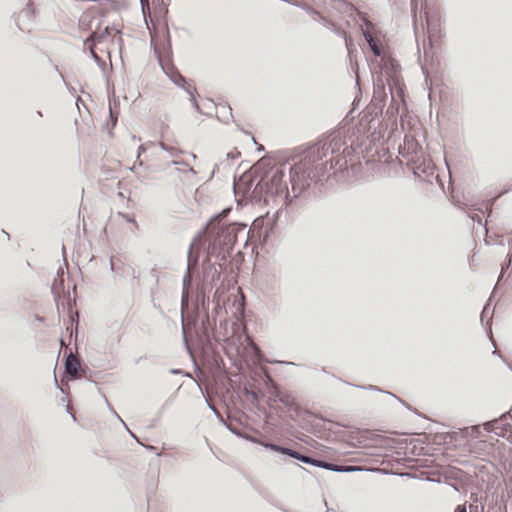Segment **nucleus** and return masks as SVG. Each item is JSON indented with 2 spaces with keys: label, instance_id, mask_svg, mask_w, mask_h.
Listing matches in <instances>:
<instances>
[{
  "label": "nucleus",
  "instance_id": "nucleus-1",
  "mask_svg": "<svg viewBox=\"0 0 512 512\" xmlns=\"http://www.w3.org/2000/svg\"><path fill=\"white\" fill-rule=\"evenodd\" d=\"M232 211L224 208L215 214L193 238L187 251V269L183 276L182 303L191 298L194 312L199 321L197 333L200 340L210 344L216 329V317L227 314L224 280L221 273L231 264V252L239 233L247 225L240 222H227ZM222 322V319H219Z\"/></svg>",
  "mask_w": 512,
  "mask_h": 512
},
{
  "label": "nucleus",
  "instance_id": "nucleus-2",
  "mask_svg": "<svg viewBox=\"0 0 512 512\" xmlns=\"http://www.w3.org/2000/svg\"><path fill=\"white\" fill-rule=\"evenodd\" d=\"M345 145L346 141L340 134H334L326 141L325 138L320 139L308 147L295 163L275 166L262 175L253 188L251 184L248 187L251 201L265 205L270 200L289 204L313 183L320 181V177L328 170L346 164L340 154L341 147Z\"/></svg>",
  "mask_w": 512,
  "mask_h": 512
},
{
  "label": "nucleus",
  "instance_id": "nucleus-3",
  "mask_svg": "<svg viewBox=\"0 0 512 512\" xmlns=\"http://www.w3.org/2000/svg\"><path fill=\"white\" fill-rule=\"evenodd\" d=\"M362 35L373 52L375 58L372 70L378 73L376 85L381 88L384 86V78L391 93V102L386 110V117L389 121L396 123L397 115L400 113V101L404 100V83L402 81L399 63L389 54L382 52L381 48L368 30H362Z\"/></svg>",
  "mask_w": 512,
  "mask_h": 512
},
{
  "label": "nucleus",
  "instance_id": "nucleus-4",
  "mask_svg": "<svg viewBox=\"0 0 512 512\" xmlns=\"http://www.w3.org/2000/svg\"><path fill=\"white\" fill-rule=\"evenodd\" d=\"M154 54L165 75L178 87L185 88L188 85V79L184 77L172 62V47L170 34L167 31L165 53L161 54L157 47H154Z\"/></svg>",
  "mask_w": 512,
  "mask_h": 512
},
{
  "label": "nucleus",
  "instance_id": "nucleus-5",
  "mask_svg": "<svg viewBox=\"0 0 512 512\" xmlns=\"http://www.w3.org/2000/svg\"><path fill=\"white\" fill-rule=\"evenodd\" d=\"M421 154V145L415 138L406 135L404 138V144L399 146V155L407 159V165L413 171L415 176H419L420 173H426V168L417 164Z\"/></svg>",
  "mask_w": 512,
  "mask_h": 512
},
{
  "label": "nucleus",
  "instance_id": "nucleus-6",
  "mask_svg": "<svg viewBox=\"0 0 512 512\" xmlns=\"http://www.w3.org/2000/svg\"><path fill=\"white\" fill-rule=\"evenodd\" d=\"M467 473L457 467H448L439 474L438 479L433 480L436 483H444L456 492L460 493L466 484Z\"/></svg>",
  "mask_w": 512,
  "mask_h": 512
},
{
  "label": "nucleus",
  "instance_id": "nucleus-7",
  "mask_svg": "<svg viewBox=\"0 0 512 512\" xmlns=\"http://www.w3.org/2000/svg\"><path fill=\"white\" fill-rule=\"evenodd\" d=\"M359 125L363 132L369 134L373 140L381 138L383 130L387 129V124H384L379 117L372 116L366 110L361 114Z\"/></svg>",
  "mask_w": 512,
  "mask_h": 512
},
{
  "label": "nucleus",
  "instance_id": "nucleus-8",
  "mask_svg": "<svg viewBox=\"0 0 512 512\" xmlns=\"http://www.w3.org/2000/svg\"><path fill=\"white\" fill-rule=\"evenodd\" d=\"M267 389L269 393H272L274 397L277 398L279 403L283 404L288 409L295 411L297 414L300 413V407L297 405L291 393L283 391L271 378H268Z\"/></svg>",
  "mask_w": 512,
  "mask_h": 512
},
{
  "label": "nucleus",
  "instance_id": "nucleus-9",
  "mask_svg": "<svg viewBox=\"0 0 512 512\" xmlns=\"http://www.w3.org/2000/svg\"><path fill=\"white\" fill-rule=\"evenodd\" d=\"M314 466L328 470V471L340 472V473L354 472V471L362 470L360 467H357V466L340 465V464L328 462V461L321 460V459H316Z\"/></svg>",
  "mask_w": 512,
  "mask_h": 512
},
{
  "label": "nucleus",
  "instance_id": "nucleus-10",
  "mask_svg": "<svg viewBox=\"0 0 512 512\" xmlns=\"http://www.w3.org/2000/svg\"><path fill=\"white\" fill-rule=\"evenodd\" d=\"M509 413H504L500 419H495V420H492V421H487L483 424L484 426V429L488 432H494L496 435L500 436V437H504V432L506 431V427L508 428H511V425L510 424H503L502 421L503 419L506 418V416L508 415Z\"/></svg>",
  "mask_w": 512,
  "mask_h": 512
},
{
  "label": "nucleus",
  "instance_id": "nucleus-11",
  "mask_svg": "<svg viewBox=\"0 0 512 512\" xmlns=\"http://www.w3.org/2000/svg\"><path fill=\"white\" fill-rule=\"evenodd\" d=\"M425 22L428 33L435 36L440 32V15L436 11H425Z\"/></svg>",
  "mask_w": 512,
  "mask_h": 512
},
{
  "label": "nucleus",
  "instance_id": "nucleus-12",
  "mask_svg": "<svg viewBox=\"0 0 512 512\" xmlns=\"http://www.w3.org/2000/svg\"><path fill=\"white\" fill-rule=\"evenodd\" d=\"M254 433L256 434V436L258 438V441L255 442L256 444H259V445L263 446L264 448L270 449L274 452H278L282 455L289 456L292 448L266 441L261 433H259L257 431H254Z\"/></svg>",
  "mask_w": 512,
  "mask_h": 512
},
{
  "label": "nucleus",
  "instance_id": "nucleus-13",
  "mask_svg": "<svg viewBox=\"0 0 512 512\" xmlns=\"http://www.w3.org/2000/svg\"><path fill=\"white\" fill-rule=\"evenodd\" d=\"M64 270L60 267L57 270V276L54 279L51 287V292L55 298L57 309L59 310V299L62 292H64Z\"/></svg>",
  "mask_w": 512,
  "mask_h": 512
},
{
  "label": "nucleus",
  "instance_id": "nucleus-14",
  "mask_svg": "<svg viewBox=\"0 0 512 512\" xmlns=\"http://www.w3.org/2000/svg\"><path fill=\"white\" fill-rule=\"evenodd\" d=\"M386 95L383 97H377L375 94L373 96L370 104L365 108L366 111L370 112L372 116L379 117L383 121V109L385 106Z\"/></svg>",
  "mask_w": 512,
  "mask_h": 512
},
{
  "label": "nucleus",
  "instance_id": "nucleus-15",
  "mask_svg": "<svg viewBox=\"0 0 512 512\" xmlns=\"http://www.w3.org/2000/svg\"><path fill=\"white\" fill-rule=\"evenodd\" d=\"M80 369V365L75 358V356L70 352L68 355L64 358V371L66 373V376L68 379H73L78 370Z\"/></svg>",
  "mask_w": 512,
  "mask_h": 512
},
{
  "label": "nucleus",
  "instance_id": "nucleus-16",
  "mask_svg": "<svg viewBox=\"0 0 512 512\" xmlns=\"http://www.w3.org/2000/svg\"><path fill=\"white\" fill-rule=\"evenodd\" d=\"M237 397H238L240 403L244 407H245V403L249 402L252 405H254L255 408L259 409L260 396L258 395V393L254 392L252 389L245 386L243 389V394L237 395Z\"/></svg>",
  "mask_w": 512,
  "mask_h": 512
},
{
  "label": "nucleus",
  "instance_id": "nucleus-17",
  "mask_svg": "<svg viewBox=\"0 0 512 512\" xmlns=\"http://www.w3.org/2000/svg\"><path fill=\"white\" fill-rule=\"evenodd\" d=\"M224 426L229 430L232 434L236 435L239 438L245 439L249 442H257L258 438L254 431L246 432L242 428L232 425L231 423H224Z\"/></svg>",
  "mask_w": 512,
  "mask_h": 512
},
{
  "label": "nucleus",
  "instance_id": "nucleus-18",
  "mask_svg": "<svg viewBox=\"0 0 512 512\" xmlns=\"http://www.w3.org/2000/svg\"><path fill=\"white\" fill-rule=\"evenodd\" d=\"M216 117L223 123H229L233 119L232 109L228 103L215 104Z\"/></svg>",
  "mask_w": 512,
  "mask_h": 512
},
{
  "label": "nucleus",
  "instance_id": "nucleus-19",
  "mask_svg": "<svg viewBox=\"0 0 512 512\" xmlns=\"http://www.w3.org/2000/svg\"><path fill=\"white\" fill-rule=\"evenodd\" d=\"M61 305H62L64 310L65 309L67 310L69 322L71 323V325L73 323H75L76 324V328H77L78 325H79V315H78V313H74L73 312V309L76 306V301H75V299H71L69 292L67 293L66 302L65 303L62 302Z\"/></svg>",
  "mask_w": 512,
  "mask_h": 512
},
{
  "label": "nucleus",
  "instance_id": "nucleus-20",
  "mask_svg": "<svg viewBox=\"0 0 512 512\" xmlns=\"http://www.w3.org/2000/svg\"><path fill=\"white\" fill-rule=\"evenodd\" d=\"M512 190V184L507 188L505 189L504 191H502L501 193L497 194L496 196L490 198V199H487L483 202V205H484V208H485V212L487 213V218H489L491 215H492V211H493V206L495 205L496 201L504 194L508 193L509 191Z\"/></svg>",
  "mask_w": 512,
  "mask_h": 512
},
{
  "label": "nucleus",
  "instance_id": "nucleus-21",
  "mask_svg": "<svg viewBox=\"0 0 512 512\" xmlns=\"http://www.w3.org/2000/svg\"><path fill=\"white\" fill-rule=\"evenodd\" d=\"M289 457L296 459L304 464H308V465H312V466H314L315 462H316V458H314L310 455H307V454H303L300 451L295 450V449H291Z\"/></svg>",
  "mask_w": 512,
  "mask_h": 512
},
{
  "label": "nucleus",
  "instance_id": "nucleus-22",
  "mask_svg": "<svg viewBox=\"0 0 512 512\" xmlns=\"http://www.w3.org/2000/svg\"><path fill=\"white\" fill-rule=\"evenodd\" d=\"M110 31H111V27L110 26H106L102 31L100 32H92L86 42L90 41L94 44L96 43H101L104 41V39L110 35Z\"/></svg>",
  "mask_w": 512,
  "mask_h": 512
},
{
  "label": "nucleus",
  "instance_id": "nucleus-23",
  "mask_svg": "<svg viewBox=\"0 0 512 512\" xmlns=\"http://www.w3.org/2000/svg\"><path fill=\"white\" fill-rule=\"evenodd\" d=\"M320 18L323 21V25L328 30L332 31L333 33H335L336 35H338L340 37L345 35L346 32L342 28L338 27L333 21L326 19L322 15L320 16Z\"/></svg>",
  "mask_w": 512,
  "mask_h": 512
},
{
  "label": "nucleus",
  "instance_id": "nucleus-24",
  "mask_svg": "<svg viewBox=\"0 0 512 512\" xmlns=\"http://www.w3.org/2000/svg\"><path fill=\"white\" fill-rule=\"evenodd\" d=\"M334 134H340V136H341L342 138H344V137L342 136V134H341V132H340V131H333V132H331V133H330V134H328V135H323V136H321L320 138H318L315 142L308 144L305 148L300 147V150H302V151H301L300 153H298V154L294 155V156H293V158H292V160L294 161V163H295L296 161H298L299 157L303 154V152H304L308 147H310L311 145L316 144V142H318L320 139H324V138H325V141H326V140L330 139V137H331L332 135H334ZM343 140L345 141V139H343Z\"/></svg>",
  "mask_w": 512,
  "mask_h": 512
},
{
  "label": "nucleus",
  "instance_id": "nucleus-25",
  "mask_svg": "<svg viewBox=\"0 0 512 512\" xmlns=\"http://www.w3.org/2000/svg\"><path fill=\"white\" fill-rule=\"evenodd\" d=\"M342 38L345 41L348 57L350 58V60H352L353 52L356 51L354 40L352 36L347 33H345V35H343Z\"/></svg>",
  "mask_w": 512,
  "mask_h": 512
},
{
  "label": "nucleus",
  "instance_id": "nucleus-26",
  "mask_svg": "<svg viewBox=\"0 0 512 512\" xmlns=\"http://www.w3.org/2000/svg\"><path fill=\"white\" fill-rule=\"evenodd\" d=\"M361 388L363 389H368V390H373V391H378V392H382V393H385V394H388L392 397H394L395 399H397L399 402H401L403 405H406L404 401H402L399 397H397L395 394L389 392V391H385V390H382L381 388L377 387V386H374V385H369V386H360Z\"/></svg>",
  "mask_w": 512,
  "mask_h": 512
},
{
  "label": "nucleus",
  "instance_id": "nucleus-27",
  "mask_svg": "<svg viewBox=\"0 0 512 512\" xmlns=\"http://www.w3.org/2000/svg\"><path fill=\"white\" fill-rule=\"evenodd\" d=\"M90 54H91V57L94 59V61L96 62V64L100 67V68H104L106 66V63L105 61L95 52L94 48L90 47Z\"/></svg>",
  "mask_w": 512,
  "mask_h": 512
},
{
  "label": "nucleus",
  "instance_id": "nucleus-28",
  "mask_svg": "<svg viewBox=\"0 0 512 512\" xmlns=\"http://www.w3.org/2000/svg\"><path fill=\"white\" fill-rule=\"evenodd\" d=\"M187 94L191 95H198L196 87L191 83V81L188 79V85L185 86V88H182Z\"/></svg>",
  "mask_w": 512,
  "mask_h": 512
},
{
  "label": "nucleus",
  "instance_id": "nucleus-29",
  "mask_svg": "<svg viewBox=\"0 0 512 512\" xmlns=\"http://www.w3.org/2000/svg\"><path fill=\"white\" fill-rule=\"evenodd\" d=\"M160 147H161L162 150L166 151L167 153H169L172 156H176L177 153H178V150L176 148L167 146L163 142H160Z\"/></svg>",
  "mask_w": 512,
  "mask_h": 512
},
{
  "label": "nucleus",
  "instance_id": "nucleus-30",
  "mask_svg": "<svg viewBox=\"0 0 512 512\" xmlns=\"http://www.w3.org/2000/svg\"><path fill=\"white\" fill-rule=\"evenodd\" d=\"M512 264V258H511V255L510 253H508L507 255V259L505 260V262L502 264V271H501V274H500V277L503 276L504 272L509 269V267L511 266Z\"/></svg>",
  "mask_w": 512,
  "mask_h": 512
},
{
  "label": "nucleus",
  "instance_id": "nucleus-31",
  "mask_svg": "<svg viewBox=\"0 0 512 512\" xmlns=\"http://www.w3.org/2000/svg\"><path fill=\"white\" fill-rule=\"evenodd\" d=\"M109 119L111 122V128H115L117 124V114L112 111L111 106L109 107Z\"/></svg>",
  "mask_w": 512,
  "mask_h": 512
},
{
  "label": "nucleus",
  "instance_id": "nucleus-32",
  "mask_svg": "<svg viewBox=\"0 0 512 512\" xmlns=\"http://www.w3.org/2000/svg\"><path fill=\"white\" fill-rule=\"evenodd\" d=\"M139 2L143 15L145 16L146 12H149V0H139Z\"/></svg>",
  "mask_w": 512,
  "mask_h": 512
},
{
  "label": "nucleus",
  "instance_id": "nucleus-33",
  "mask_svg": "<svg viewBox=\"0 0 512 512\" xmlns=\"http://www.w3.org/2000/svg\"><path fill=\"white\" fill-rule=\"evenodd\" d=\"M324 3H325V4H329V5H331V6H332V7H334V8H339V6H338V5H336V4H339V5H347V3H346L345 1H343V0H329V2H326V1H325Z\"/></svg>",
  "mask_w": 512,
  "mask_h": 512
},
{
  "label": "nucleus",
  "instance_id": "nucleus-34",
  "mask_svg": "<svg viewBox=\"0 0 512 512\" xmlns=\"http://www.w3.org/2000/svg\"><path fill=\"white\" fill-rule=\"evenodd\" d=\"M267 403L270 407H274L275 404L279 403L277 398L272 393H269Z\"/></svg>",
  "mask_w": 512,
  "mask_h": 512
},
{
  "label": "nucleus",
  "instance_id": "nucleus-35",
  "mask_svg": "<svg viewBox=\"0 0 512 512\" xmlns=\"http://www.w3.org/2000/svg\"><path fill=\"white\" fill-rule=\"evenodd\" d=\"M470 512H484V506L483 505H469Z\"/></svg>",
  "mask_w": 512,
  "mask_h": 512
},
{
  "label": "nucleus",
  "instance_id": "nucleus-36",
  "mask_svg": "<svg viewBox=\"0 0 512 512\" xmlns=\"http://www.w3.org/2000/svg\"><path fill=\"white\" fill-rule=\"evenodd\" d=\"M213 413H214L215 417L218 419V421H219L220 423H222L223 425H224V423H227V422L224 420V418H223V416L221 415V413H220L217 409H213Z\"/></svg>",
  "mask_w": 512,
  "mask_h": 512
},
{
  "label": "nucleus",
  "instance_id": "nucleus-37",
  "mask_svg": "<svg viewBox=\"0 0 512 512\" xmlns=\"http://www.w3.org/2000/svg\"><path fill=\"white\" fill-rule=\"evenodd\" d=\"M127 222H131V223H135L136 224V221L134 219V216L133 215H130V214H126V213H121L120 214Z\"/></svg>",
  "mask_w": 512,
  "mask_h": 512
},
{
  "label": "nucleus",
  "instance_id": "nucleus-38",
  "mask_svg": "<svg viewBox=\"0 0 512 512\" xmlns=\"http://www.w3.org/2000/svg\"><path fill=\"white\" fill-rule=\"evenodd\" d=\"M239 156H240V153H239V152H237V151H235V152H234V151H232V152H229V153H227V154H226V159H227V160H228V159H235V158H237V157H239Z\"/></svg>",
  "mask_w": 512,
  "mask_h": 512
},
{
  "label": "nucleus",
  "instance_id": "nucleus-39",
  "mask_svg": "<svg viewBox=\"0 0 512 512\" xmlns=\"http://www.w3.org/2000/svg\"><path fill=\"white\" fill-rule=\"evenodd\" d=\"M454 512H467L465 504H459L455 507Z\"/></svg>",
  "mask_w": 512,
  "mask_h": 512
},
{
  "label": "nucleus",
  "instance_id": "nucleus-40",
  "mask_svg": "<svg viewBox=\"0 0 512 512\" xmlns=\"http://www.w3.org/2000/svg\"><path fill=\"white\" fill-rule=\"evenodd\" d=\"M183 341H184V343H185V346H186V348H187V350H188L189 354H190V355H192V354H191V350H190L189 345H188V342H187V337H186V333H185V330H184V329H183Z\"/></svg>",
  "mask_w": 512,
  "mask_h": 512
},
{
  "label": "nucleus",
  "instance_id": "nucleus-41",
  "mask_svg": "<svg viewBox=\"0 0 512 512\" xmlns=\"http://www.w3.org/2000/svg\"><path fill=\"white\" fill-rule=\"evenodd\" d=\"M197 96H198V95H191V96H190V101H191V104H192L193 106H197V105L199 104V103H198V101H197V98H196Z\"/></svg>",
  "mask_w": 512,
  "mask_h": 512
},
{
  "label": "nucleus",
  "instance_id": "nucleus-42",
  "mask_svg": "<svg viewBox=\"0 0 512 512\" xmlns=\"http://www.w3.org/2000/svg\"><path fill=\"white\" fill-rule=\"evenodd\" d=\"M103 398L109 408V410L114 414V415H117L116 411L110 406L109 402H108V399L106 398V396L103 394Z\"/></svg>",
  "mask_w": 512,
  "mask_h": 512
},
{
  "label": "nucleus",
  "instance_id": "nucleus-43",
  "mask_svg": "<svg viewBox=\"0 0 512 512\" xmlns=\"http://www.w3.org/2000/svg\"><path fill=\"white\" fill-rule=\"evenodd\" d=\"M204 398H205V401L207 403V406L213 412V409H216V408L214 407V405L210 402V400L206 396H204Z\"/></svg>",
  "mask_w": 512,
  "mask_h": 512
},
{
  "label": "nucleus",
  "instance_id": "nucleus-44",
  "mask_svg": "<svg viewBox=\"0 0 512 512\" xmlns=\"http://www.w3.org/2000/svg\"><path fill=\"white\" fill-rule=\"evenodd\" d=\"M193 107L196 109V111H197V112H199V113H201V114H205V113L201 110V108H200V105H199V104H198L197 106H193Z\"/></svg>",
  "mask_w": 512,
  "mask_h": 512
},
{
  "label": "nucleus",
  "instance_id": "nucleus-45",
  "mask_svg": "<svg viewBox=\"0 0 512 512\" xmlns=\"http://www.w3.org/2000/svg\"><path fill=\"white\" fill-rule=\"evenodd\" d=\"M486 311V306H484L483 310H482V313H481V322L483 323V319H484V313Z\"/></svg>",
  "mask_w": 512,
  "mask_h": 512
},
{
  "label": "nucleus",
  "instance_id": "nucleus-46",
  "mask_svg": "<svg viewBox=\"0 0 512 512\" xmlns=\"http://www.w3.org/2000/svg\"><path fill=\"white\" fill-rule=\"evenodd\" d=\"M36 115H37L38 117H40V118H41V117H43V113H42V111H40V110H37V111H36Z\"/></svg>",
  "mask_w": 512,
  "mask_h": 512
},
{
  "label": "nucleus",
  "instance_id": "nucleus-47",
  "mask_svg": "<svg viewBox=\"0 0 512 512\" xmlns=\"http://www.w3.org/2000/svg\"><path fill=\"white\" fill-rule=\"evenodd\" d=\"M273 363H282L281 361H274ZM284 364L294 365L293 362H283Z\"/></svg>",
  "mask_w": 512,
  "mask_h": 512
},
{
  "label": "nucleus",
  "instance_id": "nucleus-48",
  "mask_svg": "<svg viewBox=\"0 0 512 512\" xmlns=\"http://www.w3.org/2000/svg\"><path fill=\"white\" fill-rule=\"evenodd\" d=\"M128 432H129L131 437H133L134 439L138 440L136 435L133 432H131L130 430H128Z\"/></svg>",
  "mask_w": 512,
  "mask_h": 512
},
{
  "label": "nucleus",
  "instance_id": "nucleus-49",
  "mask_svg": "<svg viewBox=\"0 0 512 512\" xmlns=\"http://www.w3.org/2000/svg\"><path fill=\"white\" fill-rule=\"evenodd\" d=\"M233 303H243V301H242V300H237V299L234 297Z\"/></svg>",
  "mask_w": 512,
  "mask_h": 512
},
{
  "label": "nucleus",
  "instance_id": "nucleus-50",
  "mask_svg": "<svg viewBox=\"0 0 512 512\" xmlns=\"http://www.w3.org/2000/svg\"><path fill=\"white\" fill-rule=\"evenodd\" d=\"M493 354H497L500 358H502V355L500 353H497V350H494Z\"/></svg>",
  "mask_w": 512,
  "mask_h": 512
},
{
  "label": "nucleus",
  "instance_id": "nucleus-51",
  "mask_svg": "<svg viewBox=\"0 0 512 512\" xmlns=\"http://www.w3.org/2000/svg\"><path fill=\"white\" fill-rule=\"evenodd\" d=\"M55 384H56L57 388L61 389V387H60V385L58 384V381H57V379H56V378H55Z\"/></svg>",
  "mask_w": 512,
  "mask_h": 512
},
{
  "label": "nucleus",
  "instance_id": "nucleus-52",
  "mask_svg": "<svg viewBox=\"0 0 512 512\" xmlns=\"http://www.w3.org/2000/svg\"><path fill=\"white\" fill-rule=\"evenodd\" d=\"M116 416H117V418H119V419H120V422H121L122 424H125V421H124L123 419H121V418L119 417V415H118V414H117Z\"/></svg>",
  "mask_w": 512,
  "mask_h": 512
},
{
  "label": "nucleus",
  "instance_id": "nucleus-53",
  "mask_svg": "<svg viewBox=\"0 0 512 512\" xmlns=\"http://www.w3.org/2000/svg\"><path fill=\"white\" fill-rule=\"evenodd\" d=\"M116 416H117V418H119V419H120V422H121L122 424H125V421H124L123 419H121V418L119 417V415H118V414H117Z\"/></svg>",
  "mask_w": 512,
  "mask_h": 512
},
{
  "label": "nucleus",
  "instance_id": "nucleus-54",
  "mask_svg": "<svg viewBox=\"0 0 512 512\" xmlns=\"http://www.w3.org/2000/svg\"><path fill=\"white\" fill-rule=\"evenodd\" d=\"M116 416H117V418H119V419H120V422H121L122 424H125V421H124L123 419H121V418L119 417V415H118V414H117Z\"/></svg>",
  "mask_w": 512,
  "mask_h": 512
},
{
  "label": "nucleus",
  "instance_id": "nucleus-55",
  "mask_svg": "<svg viewBox=\"0 0 512 512\" xmlns=\"http://www.w3.org/2000/svg\"><path fill=\"white\" fill-rule=\"evenodd\" d=\"M248 233H249V232H247V233L245 234V238H244V241H245V242H247V240H248Z\"/></svg>",
  "mask_w": 512,
  "mask_h": 512
},
{
  "label": "nucleus",
  "instance_id": "nucleus-56",
  "mask_svg": "<svg viewBox=\"0 0 512 512\" xmlns=\"http://www.w3.org/2000/svg\"><path fill=\"white\" fill-rule=\"evenodd\" d=\"M171 373H173V374H177V373H178V370H176V369H172V370H171Z\"/></svg>",
  "mask_w": 512,
  "mask_h": 512
},
{
  "label": "nucleus",
  "instance_id": "nucleus-57",
  "mask_svg": "<svg viewBox=\"0 0 512 512\" xmlns=\"http://www.w3.org/2000/svg\"><path fill=\"white\" fill-rule=\"evenodd\" d=\"M355 74H357V71H355ZM359 83V80H358V75H356V84Z\"/></svg>",
  "mask_w": 512,
  "mask_h": 512
},
{
  "label": "nucleus",
  "instance_id": "nucleus-58",
  "mask_svg": "<svg viewBox=\"0 0 512 512\" xmlns=\"http://www.w3.org/2000/svg\"><path fill=\"white\" fill-rule=\"evenodd\" d=\"M257 150H258V151H261V150H264V148H263V146H259V147L257 148Z\"/></svg>",
  "mask_w": 512,
  "mask_h": 512
},
{
  "label": "nucleus",
  "instance_id": "nucleus-59",
  "mask_svg": "<svg viewBox=\"0 0 512 512\" xmlns=\"http://www.w3.org/2000/svg\"><path fill=\"white\" fill-rule=\"evenodd\" d=\"M216 169H219V168H218V164H215V167H214V169H213V173L215 172V170H216Z\"/></svg>",
  "mask_w": 512,
  "mask_h": 512
},
{
  "label": "nucleus",
  "instance_id": "nucleus-60",
  "mask_svg": "<svg viewBox=\"0 0 512 512\" xmlns=\"http://www.w3.org/2000/svg\"><path fill=\"white\" fill-rule=\"evenodd\" d=\"M477 222H478V224H481V223H482L481 218H479V217H478V218H477Z\"/></svg>",
  "mask_w": 512,
  "mask_h": 512
},
{
  "label": "nucleus",
  "instance_id": "nucleus-61",
  "mask_svg": "<svg viewBox=\"0 0 512 512\" xmlns=\"http://www.w3.org/2000/svg\"><path fill=\"white\" fill-rule=\"evenodd\" d=\"M164 128H168V125L167 124H163L162 125V129H164Z\"/></svg>",
  "mask_w": 512,
  "mask_h": 512
},
{
  "label": "nucleus",
  "instance_id": "nucleus-62",
  "mask_svg": "<svg viewBox=\"0 0 512 512\" xmlns=\"http://www.w3.org/2000/svg\"><path fill=\"white\" fill-rule=\"evenodd\" d=\"M3 233H4V235H7V237L9 238V234H8L7 232H5V231L3 230Z\"/></svg>",
  "mask_w": 512,
  "mask_h": 512
}]
</instances>
